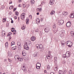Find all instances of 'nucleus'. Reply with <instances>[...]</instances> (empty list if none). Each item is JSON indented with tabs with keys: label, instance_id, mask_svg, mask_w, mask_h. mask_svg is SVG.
Segmentation results:
<instances>
[{
	"label": "nucleus",
	"instance_id": "40",
	"mask_svg": "<svg viewBox=\"0 0 74 74\" xmlns=\"http://www.w3.org/2000/svg\"><path fill=\"white\" fill-rule=\"evenodd\" d=\"M15 14L17 16H18V14H19V13L17 11H16Z\"/></svg>",
	"mask_w": 74,
	"mask_h": 74
},
{
	"label": "nucleus",
	"instance_id": "18",
	"mask_svg": "<svg viewBox=\"0 0 74 74\" xmlns=\"http://www.w3.org/2000/svg\"><path fill=\"white\" fill-rule=\"evenodd\" d=\"M44 31L45 32H49V29H47V28H45L44 29Z\"/></svg>",
	"mask_w": 74,
	"mask_h": 74
},
{
	"label": "nucleus",
	"instance_id": "29",
	"mask_svg": "<svg viewBox=\"0 0 74 74\" xmlns=\"http://www.w3.org/2000/svg\"><path fill=\"white\" fill-rule=\"evenodd\" d=\"M22 55L23 56H26V54L25 52H22Z\"/></svg>",
	"mask_w": 74,
	"mask_h": 74
},
{
	"label": "nucleus",
	"instance_id": "63",
	"mask_svg": "<svg viewBox=\"0 0 74 74\" xmlns=\"http://www.w3.org/2000/svg\"><path fill=\"white\" fill-rule=\"evenodd\" d=\"M9 73L8 72H7L6 73H5V74H9Z\"/></svg>",
	"mask_w": 74,
	"mask_h": 74
},
{
	"label": "nucleus",
	"instance_id": "43",
	"mask_svg": "<svg viewBox=\"0 0 74 74\" xmlns=\"http://www.w3.org/2000/svg\"><path fill=\"white\" fill-rule=\"evenodd\" d=\"M15 48V47H12V50H15V49H16V48Z\"/></svg>",
	"mask_w": 74,
	"mask_h": 74
},
{
	"label": "nucleus",
	"instance_id": "57",
	"mask_svg": "<svg viewBox=\"0 0 74 74\" xmlns=\"http://www.w3.org/2000/svg\"><path fill=\"white\" fill-rule=\"evenodd\" d=\"M18 2H19V3L21 2V1H22V0H18Z\"/></svg>",
	"mask_w": 74,
	"mask_h": 74
},
{
	"label": "nucleus",
	"instance_id": "4",
	"mask_svg": "<svg viewBox=\"0 0 74 74\" xmlns=\"http://www.w3.org/2000/svg\"><path fill=\"white\" fill-rule=\"evenodd\" d=\"M71 25V22L70 21L66 23V26L68 27H70Z\"/></svg>",
	"mask_w": 74,
	"mask_h": 74
},
{
	"label": "nucleus",
	"instance_id": "45",
	"mask_svg": "<svg viewBox=\"0 0 74 74\" xmlns=\"http://www.w3.org/2000/svg\"><path fill=\"white\" fill-rule=\"evenodd\" d=\"M21 15V16H25V13H23Z\"/></svg>",
	"mask_w": 74,
	"mask_h": 74
},
{
	"label": "nucleus",
	"instance_id": "60",
	"mask_svg": "<svg viewBox=\"0 0 74 74\" xmlns=\"http://www.w3.org/2000/svg\"><path fill=\"white\" fill-rule=\"evenodd\" d=\"M8 60H9V62H11V60L10 59H8Z\"/></svg>",
	"mask_w": 74,
	"mask_h": 74
},
{
	"label": "nucleus",
	"instance_id": "33",
	"mask_svg": "<svg viewBox=\"0 0 74 74\" xmlns=\"http://www.w3.org/2000/svg\"><path fill=\"white\" fill-rule=\"evenodd\" d=\"M21 18L22 19H23L25 18V16L21 15Z\"/></svg>",
	"mask_w": 74,
	"mask_h": 74
},
{
	"label": "nucleus",
	"instance_id": "14",
	"mask_svg": "<svg viewBox=\"0 0 74 74\" xmlns=\"http://www.w3.org/2000/svg\"><path fill=\"white\" fill-rule=\"evenodd\" d=\"M37 54H38V52H35L33 55L34 57H36V56H37Z\"/></svg>",
	"mask_w": 74,
	"mask_h": 74
},
{
	"label": "nucleus",
	"instance_id": "58",
	"mask_svg": "<svg viewBox=\"0 0 74 74\" xmlns=\"http://www.w3.org/2000/svg\"><path fill=\"white\" fill-rule=\"evenodd\" d=\"M41 21H43V18H41Z\"/></svg>",
	"mask_w": 74,
	"mask_h": 74
},
{
	"label": "nucleus",
	"instance_id": "19",
	"mask_svg": "<svg viewBox=\"0 0 74 74\" xmlns=\"http://www.w3.org/2000/svg\"><path fill=\"white\" fill-rule=\"evenodd\" d=\"M29 19L28 18H27L26 19V24L27 25H28L29 23Z\"/></svg>",
	"mask_w": 74,
	"mask_h": 74
},
{
	"label": "nucleus",
	"instance_id": "51",
	"mask_svg": "<svg viewBox=\"0 0 74 74\" xmlns=\"http://www.w3.org/2000/svg\"><path fill=\"white\" fill-rule=\"evenodd\" d=\"M25 27H23L22 28V29L23 30H25Z\"/></svg>",
	"mask_w": 74,
	"mask_h": 74
},
{
	"label": "nucleus",
	"instance_id": "39",
	"mask_svg": "<svg viewBox=\"0 0 74 74\" xmlns=\"http://www.w3.org/2000/svg\"><path fill=\"white\" fill-rule=\"evenodd\" d=\"M60 36L61 37H63L64 36V34H60Z\"/></svg>",
	"mask_w": 74,
	"mask_h": 74
},
{
	"label": "nucleus",
	"instance_id": "13",
	"mask_svg": "<svg viewBox=\"0 0 74 74\" xmlns=\"http://www.w3.org/2000/svg\"><path fill=\"white\" fill-rule=\"evenodd\" d=\"M8 55L9 57H11L12 56V53L10 51H9L8 53Z\"/></svg>",
	"mask_w": 74,
	"mask_h": 74
},
{
	"label": "nucleus",
	"instance_id": "41",
	"mask_svg": "<svg viewBox=\"0 0 74 74\" xmlns=\"http://www.w3.org/2000/svg\"><path fill=\"white\" fill-rule=\"evenodd\" d=\"M6 21V19L5 18H3V22H5Z\"/></svg>",
	"mask_w": 74,
	"mask_h": 74
},
{
	"label": "nucleus",
	"instance_id": "61",
	"mask_svg": "<svg viewBox=\"0 0 74 74\" xmlns=\"http://www.w3.org/2000/svg\"><path fill=\"white\" fill-rule=\"evenodd\" d=\"M36 14H37V15H39V12H38Z\"/></svg>",
	"mask_w": 74,
	"mask_h": 74
},
{
	"label": "nucleus",
	"instance_id": "1",
	"mask_svg": "<svg viewBox=\"0 0 74 74\" xmlns=\"http://www.w3.org/2000/svg\"><path fill=\"white\" fill-rule=\"evenodd\" d=\"M66 44L67 45V46L69 47H71L73 45V43L70 41H68L66 42Z\"/></svg>",
	"mask_w": 74,
	"mask_h": 74
},
{
	"label": "nucleus",
	"instance_id": "55",
	"mask_svg": "<svg viewBox=\"0 0 74 74\" xmlns=\"http://www.w3.org/2000/svg\"><path fill=\"white\" fill-rule=\"evenodd\" d=\"M11 23H14V21H13V20H12V21H11Z\"/></svg>",
	"mask_w": 74,
	"mask_h": 74
},
{
	"label": "nucleus",
	"instance_id": "32",
	"mask_svg": "<svg viewBox=\"0 0 74 74\" xmlns=\"http://www.w3.org/2000/svg\"><path fill=\"white\" fill-rule=\"evenodd\" d=\"M59 74H64V72L62 71H59Z\"/></svg>",
	"mask_w": 74,
	"mask_h": 74
},
{
	"label": "nucleus",
	"instance_id": "6",
	"mask_svg": "<svg viewBox=\"0 0 74 74\" xmlns=\"http://www.w3.org/2000/svg\"><path fill=\"white\" fill-rule=\"evenodd\" d=\"M37 64H39L40 66H37V65L36 64V68L37 69H40V67H41V63L38 62L37 63Z\"/></svg>",
	"mask_w": 74,
	"mask_h": 74
},
{
	"label": "nucleus",
	"instance_id": "44",
	"mask_svg": "<svg viewBox=\"0 0 74 74\" xmlns=\"http://www.w3.org/2000/svg\"><path fill=\"white\" fill-rule=\"evenodd\" d=\"M16 33V30H15L13 32L14 34H15Z\"/></svg>",
	"mask_w": 74,
	"mask_h": 74
},
{
	"label": "nucleus",
	"instance_id": "8",
	"mask_svg": "<svg viewBox=\"0 0 74 74\" xmlns=\"http://www.w3.org/2000/svg\"><path fill=\"white\" fill-rule=\"evenodd\" d=\"M69 17H70L71 18H73L74 17V13H73V12H72L71 15H69Z\"/></svg>",
	"mask_w": 74,
	"mask_h": 74
},
{
	"label": "nucleus",
	"instance_id": "5",
	"mask_svg": "<svg viewBox=\"0 0 74 74\" xmlns=\"http://www.w3.org/2000/svg\"><path fill=\"white\" fill-rule=\"evenodd\" d=\"M61 45L62 47H63L66 43V42L64 40L61 41Z\"/></svg>",
	"mask_w": 74,
	"mask_h": 74
},
{
	"label": "nucleus",
	"instance_id": "24",
	"mask_svg": "<svg viewBox=\"0 0 74 74\" xmlns=\"http://www.w3.org/2000/svg\"><path fill=\"white\" fill-rule=\"evenodd\" d=\"M62 58H66V54H63L62 55Z\"/></svg>",
	"mask_w": 74,
	"mask_h": 74
},
{
	"label": "nucleus",
	"instance_id": "62",
	"mask_svg": "<svg viewBox=\"0 0 74 74\" xmlns=\"http://www.w3.org/2000/svg\"><path fill=\"white\" fill-rule=\"evenodd\" d=\"M54 33H56V31L55 30V31H54Z\"/></svg>",
	"mask_w": 74,
	"mask_h": 74
},
{
	"label": "nucleus",
	"instance_id": "38",
	"mask_svg": "<svg viewBox=\"0 0 74 74\" xmlns=\"http://www.w3.org/2000/svg\"><path fill=\"white\" fill-rule=\"evenodd\" d=\"M23 70L24 73L25 74L26 73V71H27V69H24V70Z\"/></svg>",
	"mask_w": 74,
	"mask_h": 74
},
{
	"label": "nucleus",
	"instance_id": "64",
	"mask_svg": "<svg viewBox=\"0 0 74 74\" xmlns=\"http://www.w3.org/2000/svg\"><path fill=\"white\" fill-rule=\"evenodd\" d=\"M51 74H54V73L53 72H51Z\"/></svg>",
	"mask_w": 74,
	"mask_h": 74
},
{
	"label": "nucleus",
	"instance_id": "36",
	"mask_svg": "<svg viewBox=\"0 0 74 74\" xmlns=\"http://www.w3.org/2000/svg\"><path fill=\"white\" fill-rule=\"evenodd\" d=\"M61 32L62 34H64L65 33V31H64V30H62Z\"/></svg>",
	"mask_w": 74,
	"mask_h": 74
},
{
	"label": "nucleus",
	"instance_id": "53",
	"mask_svg": "<svg viewBox=\"0 0 74 74\" xmlns=\"http://www.w3.org/2000/svg\"><path fill=\"white\" fill-rule=\"evenodd\" d=\"M11 14H12V12H10L9 13V15H11Z\"/></svg>",
	"mask_w": 74,
	"mask_h": 74
},
{
	"label": "nucleus",
	"instance_id": "46",
	"mask_svg": "<svg viewBox=\"0 0 74 74\" xmlns=\"http://www.w3.org/2000/svg\"><path fill=\"white\" fill-rule=\"evenodd\" d=\"M10 33H8V34H7L8 36H10V35L12 34V33H11L10 34Z\"/></svg>",
	"mask_w": 74,
	"mask_h": 74
},
{
	"label": "nucleus",
	"instance_id": "12",
	"mask_svg": "<svg viewBox=\"0 0 74 74\" xmlns=\"http://www.w3.org/2000/svg\"><path fill=\"white\" fill-rule=\"evenodd\" d=\"M62 14L63 15H67L68 14V12H62Z\"/></svg>",
	"mask_w": 74,
	"mask_h": 74
},
{
	"label": "nucleus",
	"instance_id": "10",
	"mask_svg": "<svg viewBox=\"0 0 74 74\" xmlns=\"http://www.w3.org/2000/svg\"><path fill=\"white\" fill-rule=\"evenodd\" d=\"M37 45L38 46L39 49H42V47H43V46H42V44H38Z\"/></svg>",
	"mask_w": 74,
	"mask_h": 74
},
{
	"label": "nucleus",
	"instance_id": "23",
	"mask_svg": "<svg viewBox=\"0 0 74 74\" xmlns=\"http://www.w3.org/2000/svg\"><path fill=\"white\" fill-rule=\"evenodd\" d=\"M17 45L18 46H20L21 45V42H18L17 43Z\"/></svg>",
	"mask_w": 74,
	"mask_h": 74
},
{
	"label": "nucleus",
	"instance_id": "54",
	"mask_svg": "<svg viewBox=\"0 0 74 74\" xmlns=\"http://www.w3.org/2000/svg\"><path fill=\"white\" fill-rule=\"evenodd\" d=\"M45 4V3H44V1L42 2L41 3V4Z\"/></svg>",
	"mask_w": 74,
	"mask_h": 74
},
{
	"label": "nucleus",
	"instance_id": "22",
	"mask_svg": "<svg viewBox=\"0 0 74 74\" xmlns=\"http://www.w3.org/2000/svg\"><path fill=\"white\" fill-rule=\"evenodd\" d=\"M18 60L20 62H22L23 61V58H19Z\"/></svg>",
	"mask_w": 74,
	"mask_h": 74
},
{
	"label": "nucleus",
	"instance_id": "56",
	"mask_svg": "<svg viewBox=\"0 0 74 74\" xmlns=\"http://www.w3.org/2000/svg\"><path fill=\"white\" fill-rule=\"evenodd\" d=\"M18 7H21V4H19L18 5Z\"/></svg>",
	"mask_w": 74,
	"mask_h": 74
},
{
	"label": "nucleus",
	"instance_id": "21",
	"mask_svg": "<svg viewBox=\"0 0 74 74\" xmlns=\"http://www.w3.org/2000/svg\"><path fill=\"white\" fill-rule=\"evenodd\" d=\"M55 14V11H51V12L50 13V14L52 15H53Z\"/></svg>",
	"mask_w": 74,
	"mask_h": 74
},
{
	"label": "nucleus",
	"instance_id": "27",
	"mask_svg": "<svg viewBox=\"0 0 74 74\" xmlns=\"http://www.w3.org/2000/svg\"><path fill=\"white\" fill-rule=\"evenodd\" d=\"M5 46L6 48H7V47L8 46V42H7L5 43Z\"/></svg>",
	"mask_w": 74,
	"mask_h": 74
},
{
	"label": "nucleus",
	"instance_id": "11",
	"mask_svg": "<svg viewBox=\"0 0 74 74\" xmlns=\"http://www.w3.org/2000/svg\"><path fill=\"white\" fill-rule=\"evenodd\" d=\"M31 39L32 41H35L36 40V37L35 36H32L31 38Z\"/></svg>",
	"mask_w": 74,
	"mask_h": 74
},
{
	"label": "nucleus",
	"instance_id": "42",
	"mask_svg": "<svg viewBox=\"0 0 74 74\" xmlns=\"http://www.w3.org/2000/svg\"><path fill=\"white\" fill-rule=\"evenodd\" d=\"M58 69V67L57 66H56L55 68H54V71H56Z\"/></svg>",
	"mask_w": 74,
	"mask_h": 74
},
{
	"label": "nucleus",
	"instance_id": "35",
	"mask_svg": "<svg viewBox=\"0 0 74 74\" xmlns=\"http://www.w3.org/2000/svg\"><path fill=\"white\" fill-rule=\"evenodd\" d=\"M3 34H4V35H5V32H4V33H3V31H2V34L1 35V36H4Z\"/></svg>",
	"mask_w": 74,
	"mask_h": 74
},
{
	"label": "nucleus",
	"instance_id": "30",
	"mask_svg": "<svg viewBox=\"0 0 74 74\" xmlns=\"http://www.w3.org/2000/svg\"><path fill=\"white\" fill-rule=\"evenodd\" d=\"M30 3L32 4H33L34 3V0H32L30 2Z\"/></svg>",
	"mask_w": 74,
	"mask_h": 74
},
{
	"label": "nucleus",
	"instance_id": "26",
	"mask_svg": "<svg viewBox=\"0 0 74 74\" xmlns=\"http://www.w3.org/2000/svg\"><path fill=\"white\" fill-rule=\"evenodd\" d=\"M42 9H41V8H39L38 9H37V10H38V11H39V12H41V11Z\"/></svg>",
	"mask_w": 74,
	"mask_h": 74
},
{
	"label": "nucleus",
	"instance_id": "50",
	"mask_svg": "<svg viewBox=\"0 0 74 74\" xmlns=\"http://www.w3.org/2000/svg\"><path fill=\"white\" fill-rule=\"evenodd\" d=\"M5 8V7H4V6L3 5L2 6L1 8H2V9H4V8Z\"/></svg>",
	"mask_w": 74,
	"mask_h": 74
},
{
	"label": "nucleus",
	"instance_id": "20",
	"mask_svg": "<svg viewBox=\"0 0 74 74\" xmlns=\"http://www.w3.org/2000/svg\"><path fill=\"white\" fill-rule=\"evenodd\" d=\"M54 63H57V57H55L54 58Z\"/></svg>",
	"mask_w": 74,
	"mask_h": 74
},
{
	"label": "nucleus",
	"instance_id": "16",
	"mask_svg": "<svg viewBox=\"0 0 74 74\" xmlns=\"http://www.w3.org/2000/svg\"><path fill=\"white\" fill-rule=\"evenodd\" d=\"M19 55H16V56H15L14 57V58L15 59H19Z\"/></svg>",
	"mask_w": 74,
	"mask_h": 74
},
{
	"label": "nucleus",
	"instance_id": "17",
	"mask_svg": "<svg viewBox=\"0 0 74 74\" xmlns=\"http://www.w3.org/2000/svg\"><path fill=\"white\" fill-rule=\"evenodd\" d=\"M25 44L26 45H25L24 46V49H26L27 47V42H26Z\"/></svg>",
	"mask_w": 74,
	"mask_h": 74
},
{
	"label": "nucleus",
	"instance_id": "31",
	"mask_svg": "<svg viewBox=\"0 0 74 74\" xmlns=\"http://www.w3.org/2000/svg\"><path fill=\"white\" fill-rule=\"evenodd\" d=\"M56 24H53V28L55 29H56Z\"/></svg>",
	"mask_w": 74,
	"mask_h": 74
},
{
	"label": "nucleus",
	"instance_id": "2",
	"mask_svg": "<svg viewBox=\"0 0 74 74\" xmlns=\"http://www.w3.org/2000/svg\"><path fill=\"white\" fill-rule=\"evenodd\" d=\"M64 23V21L63 20H60L58 21V25H62Z\"/></svg>",
	"mask_w": 74,
	"mask_h": 74
},
{
	"label": "nucleus",
	"instance_id": "52",
	"mask_svg": "<svg viewBox=\"0 0 74 74\" xmlns=\"http://www.w3.org/2000/svg\"><path fill=\"white\" fill-rule=\"evenodd\" d=\"M23 7H24V8H25V7H26V5L25 4H23Z\"/></svg>",
	"mask_w": 74,
	"mask_h": 74
},
{
	"label": "nucleus",
	"instance_id": "7",
	"mask_svg": "<svg viewBox=\"0 0 74 74\" xmlns=\"http://www.w3.org/2000/svg\"><path fill=\"white\" fill-rule=\"evenodd\" d=\"M54 2H55V0H50L49 4L50 5H53L54 4Z\"/></svg>",
	"mask_w": 74,
	"mask_h": 74
},
{
	"label": "nucleus",
	"instance_id": "34",
	"mask_svg": "<svg viewBox=\"0 0 74 74\" xmlns=\"http://www.w3.org/2000/svg\"><path fill=\"white\" fill-rule=\"evenodd\" d=\"M73 72V71H71V70H70L69 71V74H72V73Z\"/></svg>",
	"mask_w": 74,
	"mask_h": 74
},
{
	"label": "nucleus",
	"instance_id": "37",
	"mask_svg": "<svg viewBox=\"0 0 74 74\" xmlns=\"http://www.w3.org/2000/svg\"><path fill=\"white\" fill-rule=\"evenodd\" d=\"M14 30L15 28H12L11 29L12 32H14Z\"/></svg>",
	"mask_w": 74,
	"mask_h": 74
},
{
	"label": "nucleus",
	"instance_id": "28",
	"mask_svg": "<svg viewBox=\"0 0 74 74\" xmlns=\"http://www.w3.org/2000/svg\"><path fill=\"white\" fill-rule=\"evenodd\" d=\"M13 45H15V42L13 41L11 43V46H12Z\"/></svg>",
	"mask_w": 74,
	"mask_h": 74
},
{
	"label": "nucleus",
	"instance_id": "25",
	"mask_svg": "<svg viewBox=\"0 0 74 74\" xmlns=\"http://www.w3.org/2000/svg\"><path fill=\"white\" fill-rule=\"evenodd\" d=\"M22 69V70H26V66H25V65L23 66Z\"/></svg>",
	"mask_w": 74,
	"mask_h": 74
},
{
	"label": "nucleus",
	"instance_id": "59",
	"mask_svg": "<svg viewBox=\"0 0 74 74\" xmlns=\"http://www.w3.org/2000/svg\"><path fill=\"white\" fill-rule=\"evenodd\" d=\"M29 17L30 18H32V15H29Z\"/></svg>",
	"mask_w": 74,
	"mask_h": 74
},
{
	"label": "nucleus",
	"instance_id": "47",
	"mask_svg": "<svg viewBox=\"0 0 74 74\" xmlns=\"http://www.w3.org/2000/svg\"><path fill=\"white\" fill-rule=\"evenodd\" d=\"M67 71L66 70H64V74H65V73H66L67 72Z\"/></svg>",
	"mask_w": 74,
	"mask_h": 74
},
{
	"label": "nucleus",
	"instance_id": "15",
	"mask_svg": "<svg viewBox=\"0 0 74 74\" xmlns=\"http://www.w3.org/2000/svg\"><path fill=\"white\" fill-rule=\"evenodd\" d=\"M71 34L72 36V37H74V32L73 31H71Z\"/></svg>",
	"mask_w": 74,
	"mask_h": 74
},
{
	"label": "nucleus",
	"instance_id": "49",
	"mask_svg": "<svg viewBox=\"0 0 74 74\" xmlns=\"http://www.w3.org/2000/svg\"><path fill=\"white\" fill-rule=\"evenodd\" d=\"M15 10H16V8H14L13 9V11H15Z\"/></svg>",
	"mask_w": 74,
	"mask_h": 74
},
{
	"label": "nucleus",
	"instance_id": "48",
	"mask_svg": "<svg viewBox=\"0 0 74 74\" xmlns=\"http://www.w3.org/2000/svg\"><path fill=\"white\" fill-rule=\"evenodd\" d=\"M25 49H26V50H29V47H27Z\"/></svg>",
	"mask_w": 74,
	"mask_h": 74
},
{
	"label": "nucleus",
	"instance_id": "9",
	"mask_svg": "<svg viewBox=\"0 0 74 74\" xmlns=\"http://www.w3.org/2000/svg\"><path fill=\"white\" fill-rule=\"evenodd\" d=\"M48 54L49 55V56H47L46 57V58H47V59H50V55H51V52L50 51L49 52Z\"/></svg>",
	"mask_w": 74,
	"mask_h": 74
},
{
	"label": "nucleus",
	"instance_id": "3",
	"mask_svg": "<svg viewBox=\"0 0 74 74\" xmlns=\"http://www.w3.org/2000/svg\"><path fill=\"white\" fill-rule=\"evenodd\" d=\"M70 53L68 51H67L66 53V58H69L70 56Z\"/></svg>",
	"mask_w": 74,
	"mask_h": 74
}]
</instances>
